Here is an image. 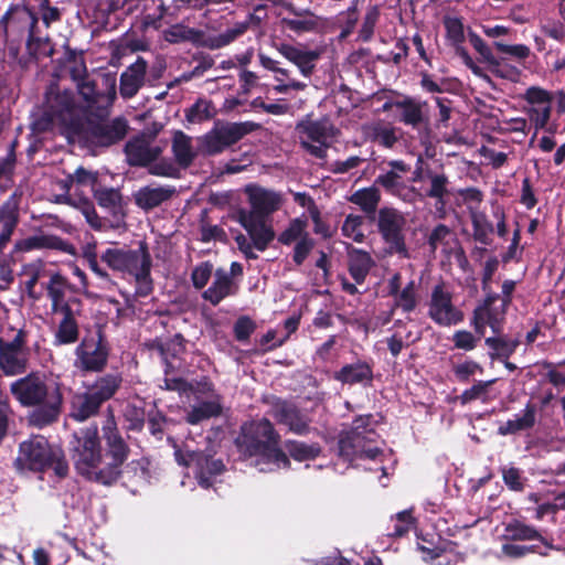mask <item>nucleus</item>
<instances>
[{
	"instance_id": "obj_19",
	"label": "nucleus",
	"mask_w": 565,
	"mask_h": 565,
	"mask_svg": "<svg viewBox=\"0 0 565 565\" xmlns=\"http://www.w3.org/2000/svg\"><path fill=\"white\" fill-rule=\"evenodd\" d=\"M21 195L13 192L0 205V254L4 250L20 222Z\"/></svg>"
},
{
	"instance_id": "obj_6",
	"label": "nucleus",
	"mask_w": 565,
	"mask_h": 565,
	"mask_svg": "<svg viewBox=\"0 0 565 565\" xmlns=\"http://www.w3.org/2000/svg\"><path fill=\"white\" fill-rule=\"evenodd\" d=\"M260 128L262 125L254 121L231 122L217 119L207 132L198 138L199 151L206 157L221 154Z\"/></svg>"
},
{
	"instance_id": "obj_13",
	"label": "nucleus",
	"mask_w": 565,
	"mask_h": 565,
	"mask_svg": "<svg viewBox=\"0 0 565 565\" xmlns=\"http://www.w3.org/2000/svg\"><path fill=\"white\" fill-rule=\"evenodd\" d=\"M499 299V294L487 292L483 301L475 308L471 324L478 334L483 335L486 326H489L493 333H500L503 330L509 306L503 302L495 306Z\"/></svg>"
},
{
	"instance_id": "obj_30",
	"label": "nucleus",
	"mask_w": 565,
	"mask_h": 565,
	"mask_svg": "<svg viewBox=\"0 0 565 565\" xmlns=\"http://www.w3.org/2000/svg\"><path fill=\"white\" fill-rule=\"evenodd\" d=\"M484 343L490 349L489 356L492 361L505 360L514 354L521 344V339L520 335L511 338L501 331L500 333H494L493 337L486 338Z\"/></svg>"
},
{
	"instance_id": "obj_40",
	"label": "nucleus",
	"mask_w": 565,
	"mask_h": 565,
	"mask_svg": "<svg viewBox=\"0 0 565 565\" xmlns=\"http://www.w3.org/2000/svg\"><path fill=\"white\" fill-rule=\"evenodd\" d=\"M148 259L151 268V256L146 242H140L138 249H126L124 271L137 276L142 271L143 263Z\"/></svg>"
},
{
	"instance_id": "obj_64",
	"label": "nucleus",
	"mask_w": 565,
	"mask_h": 565,
	"mask_svg": "<svg viewBox=\"0 0 565 565\" xmlns=\"http://www.w3.org/2000/svg\"><path fill=\"white\" fill-rule=\"evenodd\" d=\"M315 247V239L310 237L308 233H305V235L299 239L295 247H294V254H292V260L297 266H301L308 255L311 253V250Z\"/></svg>"
},
{
	"instance_id": "obj_54",
	"label": "nucleus",
	"mask_w": 565,
	"mask_h": 565,
	"mask_svg": "<svg viewBox=\"0 0 565 565\" xmlns=\"http://www.w3.org/2000/svg\"><path fill=\"white\" fill-rule=\"evenodd\" d=\"M417 307L415 282L409 281L396 296L394 308H401L404 312H412Z\"/></svg>"
},
{
	"instance_id": "obj_16",
	"label": "nucleus",
	"mask_w": 565,
	"mask_h": 565,
	"mask_svg": "<svg viewBox=\"0 0 565 565\" xmlns=\"http://www.w3.org/2000/svg\"><path fill=\"white\" fill-rule=\"evenodd\" d=\"M78 93L87 103L89 108L104 109L109 107L116 98V79L109 75H103L102 85L105 88L102 92L95 81L87 77L76 82Z\"/></svg>"
},
{
	"instance_id": "obj_7",
	"label": "nucleus",
	"mask_w": 565,
	"mask_h": 565,
	"mask_svg": "<svg viewBox=\"0 0 565 565\" xmlns=\"http://www.w3.org/2000/svg\"><path fill=\"white\" fill-rule=\"evenodd\" d=\"M71 451L77 473L88 481L98 483L104 460L97 426L82 429L79 435L75 436V444Z\"/></svg>"
},
{
	"instance_id": "obj_8",
	"label": "nucleus",
	"mask_w": 565,
	"mask_h": 565,
	"mask_svg": "<svg viewBox=\"0 0 565 565\" xmlns=\"http://www.w3.org/2000/svg\"><path fill=\"white\" fill-rule=\"evenodd\" d=\"M248 28V21L238 22L233 28H228L217 35L205 36L202 30L177 23L163 31V39L171 44L190 42L195 46L218 50L242 36Z\"/></svg>"
},
{
	"instance_id": "obj_43",
	"label": "nucleus",
	"mask_w": 565,
	"mask_h": 565,
	"mask_svg": "<svg viewBox=\"0 0 565 565\" xmlns=\"http://www.w3.org/2000/svg\"><path fill=\"white\" fill-rule=\"evenodd\" d=\"M416 525V519L412 514V510H404L396 513L391 519L387 526V536L403 537Z\"/></svg>"
},
{
	"instance_id": "obj_33",
	"label": "nucleus",
	"mask_w": 565,
	"mask_h": 565,
	"mask_svg": "<svg viewBox=\"0 0 565 565\" xmlns=\"http://www.w3.org/2000/svg\"><path fill=\"white\" fill-rule=\"evenodd\" d=\"M171 151L177 164L182 169L192 166L196 158V153L192 147V138L181 130L173 134Z\"/></svg>"
},
{
	"instance_id": "obj_60",
	"label": "nucleus",
	"mask_w": 565,
	"mask_h": 565,
	"mask_svg": "<svg viewBox=\"0 0 565 565\" xmlns=\"http://www.w3.org/2000/svg\"><path fill=\"white\" fill-rule=\"evenodd\" d=\"M150 271L151 268H149L148 259H146L143 263L142 271L135 276L137 282L135 294L137 297H148L153 291V282Z\"/></svg>"
},
{
	"instance_id": "obj_55",
	"label": "nucleus",
	"mask_w": 565,
	"mask_h": 565,
	"mask_svg": "<svg viewBox=\"0 0 565 565\" xmlns=\"http://www.w3.org/2000/svg\"><path fill=\"white\" fill-rule=\"evenodd\" d=\"M248 235L253 241L254 247L259 252L266 250L268 245L275 238V232L273 227L267 226L265 222L260 223L259 226L254 228Z\"/></svg>"
},
{
	"instance_id": "obj_31",
	"label": "nucleus",
	"mask_w": 565,
	"mask_h": 565,
	"mask_svg": "<svg viewBox=\"0 0 565 565\" xmlns=\"http://www.w3.org/2000/svg\"><path fill=\"white\" fill-rule=\"evenodd\" d=\"M536 405L529 402L522 415L518 414L515 418L508 419L504 424L499 426L498 434L501 436L515 435L520 431L533 428L536 423Z\"/></svg>"
},
{
	"instance_id": "obj_15",
	"label": "nucleus",
	"mask_w": 565,
	"mask_h": 565,
	"mask_svg": "<svg viewBox=\"0 0 565 565\" xmlns=\"http://www.w3.org/2000/svg\"><path fill=\"white\" fill-rule=\"evenodd\" d=\"M270 415L296 435L305 436L310 431V417L292 402L276 398L271 404Z\"/></svg>"
},
{
	"instance_id": "obj_34",
	"label": "nucleus",
	"mask_w": 565,
	"mask_h": 565,
	"mask_svg": "<svg viewBox=\"0 0 565 565\" xmlns=\"http://www.w3.org/2000/svg\"><path fill=\"white\" fill-rule=\"evenodd\" d=\"M503 537L507 541H541L547 548L552 546L543 539L540 532L521 520L513 519L504 524Z\"/></svg>"
},
{
	"instance_id": "obj_36",
	"label": "nucleus",
	"mask_w": 565,
	"mask_h": 565,
	"mask_svg": "<svg viewBox=\"0 0 565 565\" xmlns=\"http://www.w3.org/2000/svg\"><path fill=\"white\" fill-rule=\"evenodd\" d=\"M430 186L426 191L425 196L436 200L437 210H444L446 206V198L450 194L448 190L449 179L445 173H435L430 170L426 172Z\"/></svg>"
},
{
	"instance_id": "obj_21",
	"label": "nucleus",
	"mask_w": 565,
	"mask_h": 565,
	"mask_svg": "<svg viewBox=\"0 0 565 565\" xmlns=\"http://www.w3.org/2000/svg\"><path fill=\"white\" fill-rule=\"evenodd\" d=\"M191 461L194 465V475L198 483L209 489L213 486L215 477L222 475L225 471V465L221 459H215L213 456L203 451L193 452Z\"/></svg>"
},
{
	"instance_id": "obj_61",
	"label": "nucleus",
	"mask_w": 565,
	"mask_h": 565,
	"mask_svg": "<svg viewBox=\"0 0 565 565\" xmlns=\"http://www.w3.org/2000/svg\"><path fill=\"white\" fill-rule=\"evenodd\" d=\"M379 17H380V11L376 6L371 7L366 11L364 19H363V23H362L360 32H359L360 40H362L363 42H369L372 39L373 33H374V28L379 20Z\"/></svg>"
},
{
	"instance_id": "obj_63",
	"label": "nucleus",
	"mask_w": 565,
	"mask_h": 565,
	"mask_svg": "<svg viewBox=\"0 0 565 565\" xmlns=\"http://www.w3.org/2000/svg\"><path fill=\"white\" fill-rule=\"evenodd\" d=\"M168 12V7L166 6L163 0H159V4L157 6L154 12L143 14L141 19V26L143 30L149 28L153 30H159L162 26V20Z\"/></svg>"
},
{
	"instance_id": "obj_37",
	"label": "nucleus",
	"mask_w": 565,
	"mask_h": 565,
	"mask_svg": "<svg viewBox=\"0 0 565 565\" xmlns=\"http://www.w3.org/2000/svg\"><path fill=\"white\" fill-rule=\"evenodd\" d=\"M220 398V395H216V399L203 401L198 406H193L188 412L185 422L190 425H198L203 420L220 416L223 411Z\"/></svg>"
},
{
	"instance_id": "obj_56",
	"label": "nucleus",
	"mask_w": 565,
	"mask_h": 565,
	"mask_svg": "<svg viewBox=\"0 0 565 565\" xmlns=\"http://www.w3.org/2000/svg\"><path fill=\"white\" fill-rule=\"evenodd\" d=\"M92 192L98 205L105 209H114L121 201L120 192L114 188H98L97 185Z\"/></svg>"
},
{
	"instance_id": "obj_2",
	"label": "nucleus",
	"mask_w": 565,
	"mask_h": 565,
	"mask_svg": "<svg viewBox=\"0 0 565 565\" xmlns=\"http://www.w3.org/2000/svg\"><path fill=\"white\" fill-rule=\"evenodd\" d=\"M280 435L267 418L245 422L235 439L238 451L245 457H257L259 462L289 468L290 460L280 448Z\"/></svg>"
},
{
	"instance_id": "obj_12",
	"label": "nucleus",
	"mask_w": 565,
	"mask_h": 565,
	"mask_svg": "<svg viewBox=\"0 0 565 565\" xmlns=\"http://www.w3.org/2000/svg\"><path fill=\"white\" fill-rule=\"evenodd\" d=\"M129 126L124 117H116L110 121L89 120L78 135L88 146L92 147H110L124 140Z\"/></svg>"
},
{
	"instance_id": "obj_49",
	"label": "nucleus",
	"mask_w": 565,
	"mask_h": 565,
	"mask_svg": "<svg viewBox=\"0 0 565 565\" xmlns=\"http://www.w3.org/2000/svg\"><path fill=\"white\" fill-rule=\"evenodd\" d=\"M376 441L363 440L359 443V447H352V449H348V454H339L344 460L352 462L355 459H375L379 455L382 454V450L372 446Z\"/></svg>"
},
{
	"instance_id": "obj_4",
	"label": "nucleus",
	"mask_w": 565,
	"mask_h": 565,
	"mask_svg": "<svg viewBox=\"0 0 565 565\" xmlns=\"http://www.w3.org/2000/svg\"><path fill=\"white\" fill-rule=\"evenodd\" d=\"M19 470L44 472L52 469L56 477L65 478L68 475V463L63 450L43 436H32L19 446L18 457L14 461Z\"/></svg>"
},
{
	"instance_id": "obj_26",
	"label": "nucleus",
	"mask_w": 565,
	"mask_h": 565,
	"mask_svg": "<svg viewBox=\"0 0 565 565\" xmlns=\"http://www.w3.org/2000/svg\"><path fill=\"white\" fill-rule=\"evenodd\" d=\"M277 51L289 62L294 63L305 77H309L315 70V62L319 58L316 51H303L291 44L279 43Z\"/></svg>"
},
{
	"instance_id": "obj_25",
	"label": "nucleus",
	"mask_w": 565,
	"mask_h": 565,
	"mask_svg": "<svg viewBox=\"0 0 565 565\" xmlns=\"http://www.w3.org/2000/svg\"><path fill=\"white\" fill-rule=\"evenodd\" d=\"M177 190L173 185H164L152 188L150 185H146L140 188L134 195L135 203L141 210L148 212L162 203L169 201L174 194Z\"/></svg>"
},
{
	"instance_id": "obj_11",
	"label": "nucleus",
	"mask_w": 565,
	"mask_h": 565,
	"mask_svg": "<svg viewBox=\"0 0 565 565\" xmlns=\"http://www.w3.org/2000/svg\"><path fill=\"white\" fill-rule=\"evenodd\" d=\"M376 218L377 232L387 245V253L408 258L409 252L406 245L405 226L406 217L397 209L383 206L379 210Z\"/></svg>"
},
{
	"instance_id": "obj_48",
	"label": "nucleus",
	"mask_w": 565,
	"mask_h": 565,
	"mask_svg": "<svg viewBox=\"0 0 565 565\" xmlns=\"http://www.w3.org/2000/svg\"><path fill=\"white\" fill-rule=\"evenodd\" d=\"M308 222L306 218L296 217L290 221L288 226L279 234L278 242L282 245H291L301 239L305 235Z\"/></svg>"
},
{
	"instance_id": "obj_17",
	"label": "nucleus",
	"mask_w": 565,
	"mask_h": 565,
	"mask_svg": "<svg viewBox=\"0 0 565 565\" xmlns=\"http://www.w3.org/2000/svg\"><path fill=\"white\" fill-rule=\"evenodd\" d=\"M373 416L371 414L356 416L349 430L341 433L338 449L339 454H348V449L359 447L363 440L376 441L379 437L372 426Z\"/></svg>"
},
{
	"instance_id": "obj_23",
	"label": "nucleus",
	"mask_w": 565,
	"mask_h": 565,
	"mask_svg": "<svg viewBox=\"0 0 565 565\" xmlns=\"http://www.w3.org/2000/svg\"><path fill=\"white\" fill-rule=\"evenodd\" d=\"M148 63L142 56L129 65L120 75L119 92L124 98H132L145 84Z\"/></svg>"
},
{
	"instance_id": "obj_35",
	"label": "nucleus",
	"mask_w": 565,
	"mask_h": 565,
	"mask_svg": "<svg viewBox=\"0 0 565 565\" xmlns=\"http://www.w3.org/2000/svg\"><path fill=\"white\" fill-rule=\"evenodd\" d=\"M0 369L6 376L23 374L28 369L26 353L0 347Z\"/></svg>"
},
{
	"instance_id": "obj_52",
	"label": "nucleus",
	"mask_w": 565,
	"mask_h": 565,
	"mask_svg": "<svg viewBox=\"0 0 565 565\" xmlns=\"http://www.w3.org/2000/svg\"><path fill=\"white\" fill-rule=\"evenodd\" d=\"M371 131L372 140L384 148L391 149L398 141L396 129L394 127H386L381 124H376L372 127Z\"/></svg>"
},
{
	"instance_id": "obj_9",
	"label": "nucleus",
	"mask_w": 565,
	"mask_h": 565,
	"mask_svg": "<svg viewBox=\"0 0 565 565\" xmlns=\"http://www.w3.org/2000/svg\"><path fill=\"white\" fill-rule=\"evenodd\" d=\"M110 347L100 327L88 331L74 350V367L82 373H102L108 364Z\"/></svg>"
},
{
	"instance_id": "obj_50",
	"label": "nucleus",
	"mask_w": 565,
	"mask_h": 565,
	"mask_svg": "<svg viewBox=\"0 0 565 565\" xmlns=\"http://www.w3.org/2000/svg\"><path fill=\"white\" fill-rule=\"evenodd\" d=\"M364 223V217L358 214H349L347 215L341 231L343 236L348 238H352L356 243H363L365 239V235L362 231V225Z\"/></svg>"
},
{
	"instance_id": "obj_39",
	"label": "nucleus",
	"mask_w": 565,
	"mask_h": 565,
	"mask_svg": "<svg viewBox=\"0 0 565 565\" xmlns=\"http://www.w3.org/2000/svg\"><path fill=\"white\" fill-rule=\"evenodd\" d=\"M395 107L402 109L399 121L404 125L417 128L425 122L422 110L423 105L415 102L413 98L405 97L402 100H395Z\"/></svg>"
},
{
	"instance_id": "obj_1",
	"label": "nucleus",
	"mask_w": 565,
	"mask_h": 565,
	"mask_svg": "<svg viewBox=\"0 0 565 565\" xmlns=\"http://www.w3.org/2000/svg\"><path fill=\"white\" fill-rule=\"evenodd\" d=\"M63 384L41 371H32L10 384L12 396L24 407H34L29 423L43 428L57 422L63 408Z\"/></svg>"
},
{
	"instance_id": "obj_27",
	"label": "nucleus",
	"mask_w": 565,
	"mask_h": 565,
	"mask_svg": "<svg viewBox=\"0 0 565 565\" xmlns=\"http://www.w3.org/2000/svg\"><path fill=\"white\" fill-rule=\"evenodd\" d=\"M22 12L26 15V18L30 21L29 34L26 40V49L30 55L35 61L39 58V54H42L44 56H52L54 50L50 45L49 40H43L42 38L38 36V14L29 7H23Z\"/></svg>"
},
{
	"instance_id": "obj_38",
	"label": "nucleus",
	"mask_w": 565,
	"mask_h": 565,
	"mask_svg": "<svg viewBox=\"0 0 565 565\" xmlns=\"http://www.w3.org/2000/svg\"><path fill=\"white\" fill-rule=\"evenodd\" d=\"M61 63L75 83L87 77V67L82 52L78 53L66 46Z\"/></svg>"
},
{
	"instance_id": "obj_44",
	"label": "nucleus",
	"mask_w": 565,
	"mask_h": 565,
	"mask_svg": "<svg viewBox=\"0 0 565 565\" xmlns=\"http://www.w3.org/2000/svg\"><path fill=\"white\" fill-rule=\"evenodd\" d=\"M286 447L290 457L296 461L313 460L321 454V447L318 443L307 444L298 440H288Z\"/></svg>"
},
{
	"instance_id": "obj_10",
	"label": "nucleus",
	"mask_w": 565,
	"mask_h": 565,
	"mask_svg": "<svg viewBox=\"0 0 565 565\" xmlns=\"http://www.w3.org/2000/svg\"><path fill=\"white\" fill-rule=\"evenodd\" d=\"M43 106L57 118V124L66 127L73 134L82 131L81 108L71 89L62 90L57 84H51L45 92Z\"/></svg>"
},
{
	"instance_id": "obj_22",
	"label": "nucleus",
	"mask_w": 565,
	"mask_h": 565,
	"mask_svg": "<svg viewBox=\"0 0 565 565\" xmlns=\"http://www.w3.org/2000/svg\"><path fill=\"white\" fill-rule=\"evenodd\" d=\"M333 379L343 385L370 386L374 379L373 365L366 361L358 360L345 364L333 373Z\"/></svg>"
},
{
	"instance_id": "obj_47",
	"label": "nucleus",
	"mask_w": 565,
	"mask_h": 565,
	"mask_svg": "<svg viewBox=\"0 0 565 565\" xmlns=\"http://www.w3.org/2000/svg\"><path fill=\"white\" fill-rule=\"evenodd\" d=\"M489 71L497 77L518 82L521 76V70L512 65L505 57H494L489 64Z\"/></svg>"
},
{
	"instance_id": "obj_29",
	"label": "nucleus",
	"mask_w": 565,
	"mask_h": 565,
	"mask_svg": "<svg viewBox=\"0 0 565 565\" xmlns=\"http://www.w3.org/2000/svg\"><path fill=\"white\" fill-rule=\"evenodd\" d=\"M371 254L351 246L348 250V269L355 284H363L374 266Z\"/></svg>"
},
{
	"instance_id": "obj_42",
	"label": "nucleus",
	"mask_w": 565,
	"mask_h": 565,
	"mask_svg": "<svg viewBox=\"0 0 565 565\" xmlns=\"http://www.w3.org/2000/svg\"><path fill=\"white\" fill-rule=\"evenodd\" d=\"M185 119L189 122H203L214 118L217 110L212 100L199 98L191 107L185 109Z\"/></svg>"
},
{
	"instance_id": "obj_62",
	"label": "nucleus",
	"mask_w": 565,
	"mask_h": 565,
	"mask_svg": "<svg viewBox=\"0 0 565 565\" xmlns=\"http://www.w3.org/2000/svg\"><path fill=\"white\" fill-rule=\"evenodd\" d=\"M171 419H169L161 411H150L147 417L148 429L150 434L154 436L157 439H161L164 431V426Z\"/></svg>"
},
{
	"instance_id": "obj_3",
	"label": "nucleus",
	"mask_w": 565,
	"mask_h": 565,
	"mask_svg": "<svg viewBox=\"0 0 565 565\" xmlns=\"http://www.w3.org/2000/svg\"><path fill=\"white\" fill-rule=\"evenodd\" d=\"M122 375L118 372L98 375L90 383H84L83 392L75 393L70 402V416L76 422H85L99 414L102 406L120 390Z\"/></svg>"
},
{
	"instance_id": "obj_14",
	"label": "nucleus",
	"mask_w": 565,
	"mask_h": 565,
	"mask_svg": "<svg viewBox=\"0 0 565 565\" xmlns=\"http://www.w3.org/2000/svg\"><path fill=\"white\" fill-rule=\"evenodd\" d=\"M428 317L438 326L450 327L463 320V313L452 303V295L444 284L436 285L428 302Z\"/></svg>"
},
{
	"instance_id": "obj_53",
	"label": "nucleus",
	"mask_w": 565,
	"mask_h": 565,
	"mask_svg": "<svg viewBox=\"0 0 565 565\" xmlns=\"http://www.w3.org/2000/svg\"><path fill=\"white\" fill-rule=\"evenodd\" d=\"M374 185H381L387 193L397 195L401 190L405 189L402 175L396 171H387L376 177Z\"/></svg>"
},
{
	"instance_id": "obj_41",
	"label": "nucleus",
	"mask_w": 565,
	"mask_h": 565,
	"mask_svg": "<svg viewBox=\"0 0 565 565\" xmlns=\"http://www.w3.org/2000/svg\"><path fill=\"white\" fill-rule=\"evenodd\" d=\"M471 224L473 230V239L486 246L491 245V234L494 232V227L492 222L488 220L487 214L483 212H472Z\"/></svg>"
},
{
	"instance_id": "obj_58",
	"label": "nucleus",
	"mask_w": 565,
	"mask_h": 565,
	"mask_svg": "<svg viewBox=\"0 0 565 565\" xmlns=\"http://www.w3.org/2000/svg\"><path fill=\"white\" fill-rule=\"evenodd\" d=\"M148 172L151 175L156 177H164V178H172V179H179L180 178V170L173 162H171L168 159H161L157 160L153 163H151L148 167Z\"/></svg>"
},
{
	"instance_id": "obj_51",
	"label": "nucleus",
	"mask_w": 565,
	"mask_h": 565,
	"mask_svg": "<svg viewBox=\"0 0 565 565\" xmlns=\"http://www.w3.org/2000/svg\"><path fill=\"white\" fill-rule=\"evenodd\" d=\"M83 301L77 297H70L66 302L56 306L55 309H51L53 313L62 315L61 320L68 322H77V317L82 315Z\"/></svg>"
},
{
	"instance_id": "obj_24",
	"label": "nucleus",
	"mask_w": 565,
	"mask_h": 565,
	"mask_svg": "<svg viewBox=\"0 0 565 565\" xmlns=\"http://www.w3.org/2000/svg\"><path fill=\"white\" fill-rule=\"evenodd\" d=\"M238 286L222 268L216 269L212 285L202 292V298L212 306L220 305L226 297L235 296Z\"/></svg>"
},
{
	"instance_id": "obj_20",
	"label": "nucleus",
	"mask_w": 565,
	"mask_h": 565,
	"mask_svg": "<svg viewBox=\"0 0 565 565\" xmlns=\"http://www.w3.org/2000/svg\"><path fill=\"white\" fill-rule=\"evenodd\" d=\"M245 193L248 196V202L252 209H254L258 215L264 216L265 218L278 211L282 203L280 193L265 189L257 184L247 185Z\"/></svg>"
},
{
	"instance_id": "obj_59",
	"label": "nucleus",
	"mask_w": 565,
	"mask_h": 565,
	"mask_svg": "<svg viewBox=\"0 0 565 565\" xmlns=\"http://www.w3.org/2000/svg\"><path fill=\"white\" fill-rule=\"evenodd\" d=\"M256 330V323L248 316H241L233 326L234 338L238 342H246Z\"/></svg>"
},
{
	"instance_id": "obj_5",
	"label": "nucleus",
	"mask_w": 565,
	"mask_h": 565,
	"mask_svg": "<svg viewBox=\"0 0 565 565\" xmlns=\"http://www.w3.org/2000/svg\"><path fill=\"white\" fill-rule=\"evenodd\" d=\"M102 433L105 452L103 454L104 466L99 471L98 483L111 486L121 477L122 466L130 455V447L119 431L111 408H109V414L103 424Z\"/></svg>"
},
{
	"instance_id": "obj_57",
	"label": "nucleus",
	"mask_w": 565,
	"mask_h": 565,
	"mask_svg": "<svg viewBox=\"0 0 565 565\" xmlns=\"http://www.w3.org/2000/svg\"><path fill=\"white\" fill-rule=\"evenodd\" d=\"M213 274V264L205 260L196 265L191 273V281L196 290H202L211 279Z\"/></svg>"
},
{
	"instance_id": "obj_45",
	"label": "nucleus",
	"mask_w": 565,
	"mask_h": 565,
	"mask_svg": "<svg viewBox=\"0 0 565 565\" xmlns=\"http://www.w3.org/2000/svg\"><path fill=\"white\" fill-rule=\"evenodd\" d=\"M79 339V326L78 322H68L61 320L54 332L53 344L54 345H70L77 342Z\"/></svg>"
},
{
	"instance_id": "obj_32",
	"label": "nucleus",
	"mask_w": 565,
	"mask_h": 565,
	"mask_svg": "<svg viewBox=\"0 0 565 565\" xmlns=\"http://www.w3.org/2000/svg\"><path fill=\"white\" fill-rule=\"evenodd\" d=\"M349 202L358 205L366 217L371 221L375 220L377 207L381 202V192L375 186H367L356 190L348 198Z\"/></svg>"
},
{
	"instance_id": "obj_46",
	"label": "nucleus",
	"mask_w": 565,
	"mask_h": 565,
	"mask_svg": "<svg viewBox=\"0 0 565 565\" xmlns=\"http://www.w3.org/2000/svg\"><path fill=\"white\" fill-rule=\"evenodd\" d=\"M67 287V279L60 273H55L51 276L50 281L46 286L47 297L51 300V309H55L56 306L66 302L65 289Z\"/></svg>"
},
{
	"instance_id": "obj_18",
	"label": "nucleus",
	"mask_w": 565,
	"mask_h": 565,
	"mask_svg": "<svg viewBox=\"0 0 565 565\" xmlns=\"http://www.w3.org/2000/svg\"><path fill=\"white\" fill-rule=\"evenodd\" d=\"M124 152L130 167L148 168L160 158L162 148L151 146L145 135H139L126 142Z\"/></svg>"
},
{
	"instance_id": "obj_28",
	"label": "nucleus",
	"mask_w": 565,
	"mask_h": 565,
	"mask_svg": "<svg viewBox=\"0 0 565 565\" xmlns=\"http://www.w3.org/2000/svg\"><path fill=\"white\" fill-rule=\"evenodd\" d=\"M17 247L23 250L32 249H55L64 253H73L74 247L71 243L53 234H41L30 236L17 244Z\"/></svg>"
}]
</instances>
